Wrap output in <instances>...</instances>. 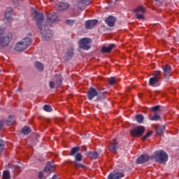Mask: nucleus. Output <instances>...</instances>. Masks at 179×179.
Listing matches in <instances>:
<instances>
[{
  "mask_svg": "<svg viewBox=\"0 0 179 179\" xmlns=\"http://www.w3.org/2000/svg\"><path fill=\"white\" fill-rule=\"evenodd\" d=\"M134 12L136 13V17L139 20H143V19H145L143 14L145 13V12H146V10L145 9V8H143V6H140L137 7L136 9L134 10Z\"/></svg>",
  "mask_w": 179,
  "mask_h": 179,
  "instance_id": "obj_6",
  "label": "nucleus"
},
{
  "mask_svg": "<svg viewBox=\"0 0 179 179\" xmlns=\"http://www.w3.org/2000/svg\"><path fill=\"white\" fill-rule=\"evenodd\" d=\"M82 159H83V156H82V154H80V152H78L75 155V162H82Z\"/></svg>",
  "mask_w": 179,
  "mask_h": 179,
  "instance_id": "obj_37",
  "label": "nucleus"
},
{
  "mask_svg": "<svg viewBox=\"0 0 179 179\" xmlns=\"http://www.w3.org/2000/svg\"><path fill=\"white\" fill-rule=\"evenodd\" d=\"M78 43L80 48L84 50L85 51H87V50H90V48H92V39L89 38H81Z\"/></svg>",
  "mask_w": 179,
  "mask_h": 179,
  "instance_id": "obj_4",
  "label": "nucleus"
},
{
  "mask_svg": "<svg viewBox=\"0 0 179 179\" xmlns=\"http://www.w3.org/2000/svg\"><path fill=\"white\" fill-rule=\"evenodd\" d=\"M78 3H81V5H84L85 6H87L90 5V0H78Z\"/></svg>",
  "mask_w": 179,
  "mask_h": 179,
  "instance_id": "obj_36",
  "label": "nucleus"
},
{
  "mask_svg": "<svg viewBox=\"0 0 179 179\" xmlns=\"http://www.w3.org/2000/svg\"><path fill=\"white\" fill-rule=\"evenodd\" d=\"M96 91L98 92L99 95L95 101H100L101 100H104V99H106V95H104V93H106V90L98 88Z\"/></svg>",
  "mask_w": 179,
  "mask_h": 179,
  "instance_id": "obj_15",
  "label": "nucleus"
},
{
  "mask_svg": "<svg viewBox=\"0 0 179 179\" xmlns=\"http://www.w3.org/2000/svg\"><path fill=\"white\" fill-rule=\"evenodd\" d=\"M73 57V48H70L67 50L65 57L66 59L69 60V59H72V57Z\"/></svg>",
  "mask_w": 179,
  "mask_h": 179,
  "instance_id": "obj_25",
  "label": "nucleus"
},
{
  "mask_svg": "<svg viewBox=\"0 0 179 179\" xmlns=\"http://www.w3.org/2000/svg\"><path fill=\"white\" fill-rule=\"evenodd\" d=\"M162 71H154L152 76L153 78H155V79L160 80V78H162Z\"/></svg>",
  "mask_w": 179,
  "mask_h": 179,
  "instance_id": "obj_29",
  "label": "nucleus"
},
{
  "mask_svg": "<svg viewBox=\"0 0 179 179\" xmlns=\"http://www.w3.org/2000/svg\"><path fill=\"white\" fill-rule=\"evenodd\" d=\"M26 46L22 43V41L19 42L18 43L16 44L15 50V51H24L26 50Z\"/></svg>",
  "mask_w": 179,
  "mask_h": 179,
  "instance_id": "obj_22",
  "label": "nucleus"
},
{
  "mask_svg": "<svg viewBox=\"0 0 179 179\" xmlns=\"http://www.w3.org/2000/svg\"><path fill=\"white\" fill-rule=\"evenodd\" d=\"M149 160H150L149 155L143 154L137 158L136 163L138 164H143V163H146V162H149Z\"/></svg>",
  "mask_w": 179,
  "mask_h": 179,
  "instance_id": "obj_9",
  "label": "nucleus"
},
{
  "mask_svg": "<svg viewBox=\"0 0 179 179\" xmlns=\"http://www.w3.org/2000/svg\"><path fill=\"white\" fill-rule=\"evenodd\" d=\"M79 150H80V148H79V147L73 148L71 149L70 156H74V155H76V153H78V152H79Z\"/></svg>",
  "mask_w": 179,
  "mask_h": 179,
  "instance_id": "obj_33",
  "label": "nucleus"
},
{
  "mask_svg": "<svg viewBox=\"0 0 179 179\" xmlns=\"http://www.w3.org/2000/svg\"><path fill=\"white\" fill-rule=\"evenodd\" d=\"M74 166L76 169H85V166L82 164L78 163V162H74Z\"/></svg>",
  "mask_w": 179,
  "mask_h": 179,
  "instance_id": "obj_40",
  "label": "nucleus"
},
{
  "mask_svg": "<svg viewBox=\"0 0 179 179\" xmlns=\"http://www.w3.org/2000/svg\"><path fill=\"white\" fill-rule=\"evenodd\" d=\"M105 22L106 24L109 26V27H114V26L115 25L116 19L112 15H110L105 20Z\"/></svg>",
  "mask_w": 179,
  "mask_h": 179,
  "instance_id": "obj_13",
  "label": "nucleus"
},
{
  "mask_svg": "<svg viewBox=\"0 0 179 179\" xmlns=\"http://www.w3.org/2000/svg\"><path fill=\"white\" fill-rule=\"evenodd\" d=\"M44 111H47V113H51L52 111V108H51V106L50 105H45L43 106Z\"/></svg>",
  "mask_w": 179,
  "mask_h": 179,
  "instance_id": "obj_38",
  "label": "nucleus"
},
{
  "mask_svg": "<svg viewBox=\"0 0 179 179\" xmlns=\"http://www.w3.org/2000/svg\"><path fill=\"white\" fill-rule=\"evenodd\" d=\"M55 79L57 83L56 87L58 89V87L62 85V80H64V78H62V76H61V74H56L55 75Z\"/></svg>",
  "mask_w": 179,
  "mask_h": 179,
  "instance_id": "obj_18",
  "label": "nucleus"
},
{
  "mask_svg": "<svg viewBox=\"0 0 179 179\" xmlns=\"http://www.w3.org/2000/svg\"><path fill=\"white\" fill-rule=\"evenodd\" d=\"M155 129L156 130L157 135H163L164 134V129H166V126H160V125H155Z\"/></svg>",
  "mask_w": 179,
  "mask_h": 179,
  "instance_id": "obj_17",
  "label": "nucleus"
},
{
  "mask_svg": "<svg viewBox=\"0 0 179 179\" xmlns=\"http://www.w3.org/2000/svg\"><path fill=\"white\" fill-rule=\"evenodd\" d=\"M87 96L88 100L92 101L94 97H97V96H99V91H97L96 88L91 87L88 90Z\"/></svg>",
  "mask_w": 179,
  "mask_h": 179,
  "instance_id": "obj_7",
  "label": "nucleus"
},
{
  "mask_svg": "<svg viewBox=\"0 0 179 179\" xmlns=\"http://www.w3.org/2000/svg\"><path fill=\"white\" fill-rule=\"evenodd\" d=\"M145 132V127L143 126H138L130 131L132 136H142Z\"/></svg>",
  "mask_w": 179,
  "mask_h": 179,
  "instance_id": "obj_5",
  "label": "nucleus"
},
{
  "mask_svg": "<svg viewBox=\"0 0 179 179\" xmlns=\"http://www.w3.org/2000/svg\"><path fill=\"white\" fill-rule=\"evenodd\" d=\"M115 47V44L111 43L108 46H103L101 48V52L102 54H106V52H111V50Z\"/></svg>",
  "mask_w": 179,
  "mask_h": 179,
  "instance_id": "obj_16",
  "label": "nucleus"
},
{
  "mask_svg": "<svg viewBox=\"0 0 179 179\" xmlns=\"http://www.w3.org/2000/svg\"><path fill=\"white\" fill-rule=\"evenodd\" d=\"M22 134L24 135H29L30 132H31V129L29 127V126H25L22 129Z\"/></svg>",
  "mask_w": 179,
  "mask_h": 179,
  "instance_id": "obj_31",
  "label": "nucleus"
},
{
  "mask_svg": "<svg viewBox=\"0 0 179 179\" xmlns=\"http://www.w3.org/2000/svg\"><path fill=\"white\" fill-rule=\"evenodd\" d=\"M152 134H153V131H150L148 133H147L142 138L143 141H146V139H148V138H149L150 136V135H152Z\"/></svg>",
  "mask_w": 179,
  "mask_h": 179,
  "instance_id": "obj_42",
  "label": "nucleus"
},
{
  "mask_svg": "<svg viewBox=\"0 0 179 179\" xmlns=\"http://www.w3.org/2000/svg\"><path fill=\"white\" fill-rule=\"evenodd\" d=\"M157 83H159V80H157V78H155L154 77L150 78V80H149L150 86H155V85H157Z\"/></svg>",
  "mask_w": 179,
  "mask_h": 179,
  "instance_id": "obj_30",
  "label": "nucleus"
},
{
  "mask_svg": "<svg viewBox=\"0 0 179 179\" xmlns=\"http://www.w3.org/2000/svg\"><path fill=\"white\" fill-rule=\"evenodd\" d=\"M12 15H13V10L12 7H8L7 10L5 11V17L7 20H9L10 17H12Z\"/></svg>",
  "mask_w": 179,
  "mask_h": 179,
  "instance_id": "obj_20",
  "label": "nucleus"
},
{
  "mask_svg": "<svg viewBox=\"0 0 179 179\" xmlns=\"http://www.w3.org/2000/svg\"><path fill=\"white\" fill-rule=\"evenodd\" d=\"M15 122V120H13V116L10 115L8 119L6 120V125L10 126Z\"/></svg>",
  "mask_w": 179,
  "mask_h": 179,
  "instance_id": "obj_32",
  "label": "nucleus"
},
{
  "mask_svg": "<svg viewBox=\"0 0 179 179\" xmlns=\"http://www.w3.org/2000/svg\"><path fill=\"white\" fill-rule=\"evenodd\" d=\"M3 179H10V172L8 170L3 171Z\"/></svg>",
  "mask_w": 179,
  "mask_h": 179,
  "instance_id": "obj_34",
  "label": "nucleus"
},
{
  "mask_svg": "<svg viewBox=\"0 0 179 179\" xmlns=\"http://www.w3.org/2000/svg\"><path fill=\"white\" fill-rule=\"evenodd\" d=\"M85 156L95 160L99 157V153L96 151H90L85 154Z\"/></svg>",
  "mask_w": 179,
  "mask_h": 179,
  "instance_id": "obj_19",
  "label": "nucleus"
},
{
  "mask_svg": "<svg viewBox=\"0 0 179 179\" xmlns=\"http://www.w3.org/2000/svg\"><path fill=\"white\" fill-rule=\"evenodd\" d=\"M118 149V143L117 140L114 138L113 142L109 144V150L112 153H117V150Z\"/></svg>",
  "mask_w": 179,
  "mask_h": 179,
  "instance_id": "obj_11",
  "label": "nucleus"
},
{
  "mask_svg": "<svg viewBox=\"0 0 179 179\" xmlns=\"http://www.w3.org/2000/svg\"><path fill=\"white\" fill-rule=\"evenodd\" d=\"M82 150H86V147H82Z\"/></svg>",
  "mask_w": 179,
  "mask_h": 179,
  "instance_id": "obj_47",
  "label": "nucleus"
},
{
  "mask_svg": "<svg viewBox=\"0 0 179 179\" xmlns=\"http://www.w3.org/2000/svg\"><path fill=\"white\" fill-rule=\"evenodd\" d=\"M152 157L157 163H160V164H166L167 160H169V155L164 150L155 151Z\"/></svg>",
  "mask_w": 179,
  "mask_h": 179,
  "instance_id": "obj_2",
  "label": "nucleus"
},
{
  "mask_svg": "<svg viewBox=\"0 0 179 179\" xmlns=\"http://www.w3.org/2000/svg\"><path fill=\"white\" fill-rule=\"evenodd\" d=\"M155 1H159V0H155Z\"/></svg>",
  "mask_w": 179,
  "mask_h": 179,
  "instance_id": "obj_49",
  "label": "nucleus"
},
{
  "mask_svg": "<svg viewBox=\"0 0 179 179\" xmlns=\"http://www.w3.org/2000/svg\"><path fill=\"white\" fill-rule=\"evenodd\" d=\"M49 86L51 89H54V87H55V83H54V81H50L49 83Z\"/></svg>",
  "mask_w": 179,
  "mask_h": 179,
  "instance_id": "obj_44",
  "label": "nucleus"
},
{
  "mask_svg": "<svg viewBox=\"0 0 179 179\" xmlns=\"http://www.w3.org/2000/svg\"><path fill=\"white\" fill-rule=\"evenodd\" d=\"M52 1H54V0H52Z\"/></svg>",
  "mask_w": 179,
  "mask_h": 179,
  "instance_id": "obj_50",
  "label": "nucleus"
},
{
  "mask_svg": "<svg viewBox=\"0 0 179 179\" xmlns=\"http://www.w3.org/2000/svg\"><path fill=\"white\" fill-rule=\"evenodd\" d=\"M47 20H48V22H50V23L58 22V15L55 13L48 14Z\"/></svg>",
  "mask_w": 179,
  "mask_h": 179,
  "instance_id": "obj_14",
  "label": "nucleus"
},
{
  "mask_svg": "<svg viewBox=\"0 0 179 179\" xmlns=\"http://www.w3.org/2000/svg\"><path fill=\"white\" fill-rule=\"evenodd\" d=\"M2 127H3V121H0V129H2Z\"/></svg>",
  "mask_w": 179,
  "mask_h": 179,
  "instance_id": "obj_46",
  "label": "nucleus"
},
{
  "mask_svg": "<svg viewBox=\"0 0 179 179\" xmlns=\"http://www.w3.org/2000/svg\"><path fill=\"white\" fill-rule=\"evenodd\" d=\"M13 38L12 33L8 34L7 36H3V30L0 29V45L5 48L10 43V40Z\"/></svg>",
  "mask_w": 179,
  "mask_h": 179,
  "instance_id": "obj_3",
  "label": "nucleus"
},
{
  "mask_svg": "<svg viewBox=\"0 0 179 179\" xmlns=\"http://www.w3.org/2000/svg\"><path fill=\"white\" fill-rule=\"evenodd\" d=\"M35 16L34 20L36 22V26L41 34V37L43 41H50L52 38V31L50 30V27H52V24H47V22H44V15L41 13H38L37 10L34 11Z\"/></svg>",
  "mask_w": 179,
  "mask_h": 179,
  "instance_id": "obj_1",
  "label": "nucleus"
},
{
  "mask_svg": "<svg viewBox=\"0 0 179 179\" xmlns=\"http://www.w3.org/2000/svg\"><path fill=\"white\" fill-rule=\"evenodd\" d=\"M171 69L172 68L171 66L168 64L162 66V71L164 72V77L167 80H169V79H170V76H171Z\"/></svg>",
  "mask_w": 179,
  "mask_h": 179,
  "instance_id": "obj_8",
  "label": "nucleus"
},
{
  "mask_svg": "<svg viewBox=\"0 0 179 179\" xmlns=\"http://www.w3.org/2000/svg\"><path fill=\"white\" fill-rule=\"evenodd\" d=\"M135 119L138 124H143V120H145V117L142 114H138L136 115Z\"/></svg>",
  "mask_w": 179,
  "mask_h": 179,
  "instance_id": "obj_27",
  "label": "nucleus"
},
{
  "mask_svg": "<svg viewBox=\"0 0 179 179\" xmlns=\"http://www.w3.org/2000/svg\"><path fill=\"white\" fill-rule=\"evenodd\" d=\"M34 66L38 72H43L44 71V65L41 62H36Z\"/></svg>",
  "mask_w": 179,
  "mask_h": 179,
  "instance_id": "obj_24",
  "label": "nucleus"
},
{
  "mask_svg": "<svg viewBox=\"0 0 179 179\" xmlns=\"http://www.w3.org/2000/svg\"><path fill=\"white\" fill-rule=\"evenodd\" d=\"M97 23H99V20H88L85 23V29L90 30L93 29Z\"/></svg>",
  "mask_w": 179,
  "mask_h": 179,
  "instance_id": "obj_10",
  "label": "nucleus"
},
{
  "mask_svg": "<svg viewBox=\"0 0 179 179\" xmlns=\"http://www.w3.org/2000/svg\"><path fill=\"white\" fill-rule=\"evenodd\" d=\"M22 44H23L24 46H25V48H28L30 47V45H31V38H29V37H26L24 38L22 41Z\"/></svg>",
  "mask_w": 179,
  "mask_h": 179,
  "instance_id": "obj_21",
  "label": "nucleus"
},
{
  "mask_svg": "<svg viewBox=\"0 0 179 179\" xmlns=\"http://www.w3.org/2000/svg\"><path fill=\"white\" fill-rule=\"evenodd\" d=\"M3 149H5V142L0 138V153L1 152H3Z\"/></svg>",
  "mask_w": 179,
  "mask_h": 179,
  "instance_id": "obj_39",
  "label": "nucleus"
},
{
  "mask_svg": "<svg viewBox=\"0 0 179 179\" xmlns=\"http://www.w3.org/2000/svg\"><path fill=\"white\" fill-rule=\"evenodd\" d=\"M150 110L152 111V113H155V114H157V113H160V111H162V106L157 105L155 106L151 107Z\"/></svg>",
  "mask_w": 179,
  "mask_h": 179,
  "instance_id": "obj_26",
  "label": "nucleus"
},
{
  "mask_svg": "<svg viewBox=\"0 0 179 179\" xmlns=\"http://www.w3.org/2000/svg\"><path fill=\"white\" fill-rule=\"evenodd\" d=\"M59 8H60L61 10H66L69 8V4L68 3H59Z\"/></svg>",
  "mask_w": 179,
  "mask_h": 179,
  "instance_id": "obj_28",
  "label": "nucleus"
},
{
  "mask_svg": "<svg viewBox=\"0 0 179 179\" xmlns=\"http://www.w3.org/2000/svg\"><path fill=\"white\" fill-rule=\"evenodd\" d=\"M66 24H69V26H72L73 23H75V20H66Z\"/></svg>",
  "mask_w": 179,
  "mask_h": 179,
  "instance_id": "obj_43",
  "label": "nucleus"
},
{
  "mask_svg": "<svg viewBox=\"0 0 179 179\" xmlns=\"http://www.w3.org/2000/svg\"><path fill=\"white\" fill-rule=\"evenodd\" d=\"M43 176H44V173L43 172H39L38 173V177L39 179H42Z\"/></svg>",
  "mask_w": 179,
  "mask_h": 179,
  "instance_id": "obj_45",
  "label": "nucleus"
},
{
  "mask_svg": "<svg viewBox=\"0 0 179 179\" xmlns=\"http://www.w3.org/2000/svg\"><path fill=\"white\" fill-rule=\"evenodd\" d=\"M124 173L120 172H112L108 176V179H121L122 177H124Z\"/></svg>",
  "mask_w": 179,
  "mask_h": 179,
  "instance_id": "obj_12",
  "label": "nucleus"
},
{
  "mask_svg": "<svg viewBox=\"0 0 179 179\" xmlns=\"http://www.w3.org/2000/svg\"><path fill=\"white\" fill-rule=\"evenodd\" d=\"M45 173H51L54 171V166L51 164V162H48L44 169Z\"/></svg>",
  "mask_w": 179,
  "mask_h": 179,
  "instance_id": "obj_23",
  "label": "nucleus"
},
{
  "mask_svg": "<svg viewBox=\"0 0 179 179\" xmlns=\"http://www.w3.org/2000/svg\"><path fill=\"white\" fill-rule=\"evenodd\" d=\"M108 80H109V85H110V86L115 85V83L117 82V80L114 77H110Z\"/></svg>",
  "mask_w": 179,
  "mask_h": 179,
  "instance_id": "obj_41",
  "label": "nucleus"
},
{
  "mask_svg": "<svg viewBox=\"0 0 179 179\" xmlns=\"http://www.w3.org/2000/svg\"><path fill=\"white\" fill-rule=\"evenodd\" d=\"M149 120H150V121H159V120H160V115H157V113H155L152 117L149 116Z\"/></svg>",
  "mask_w": 179,
  "mask_h": 179,
  "instance_id": "obj_35",
  "label": "nucleus"
},
{
  "mask_svg": "<svg viewBox=\"0 0 179 179\" xmlns=\"http://www.w3.org/2000/svg\"><path fill=\"white\" fill-rule=\"evenodd\" d=\"M115 1L117 2V1H118V0H115Z\"/></svg>",
  "mask_w": 179,
  "mask_h": 179,
  "instance_id": "obj_48",
  "label": "nucleus"
}]
</instances>
